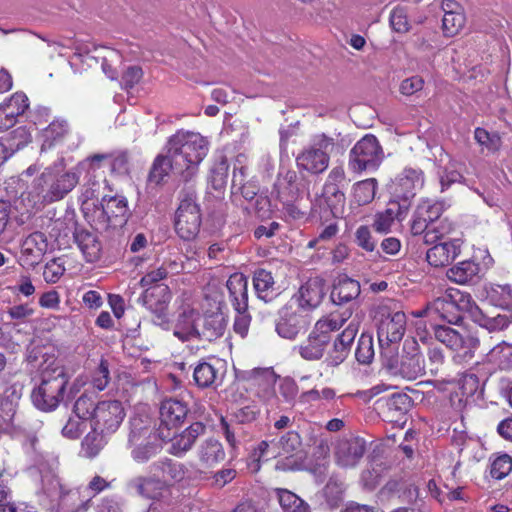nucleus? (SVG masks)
Instances as JSON below:
<instances>
[{"instance_id":"a19ab883","label":"nucleus","mask_w":512,"mask_h":512,"mask_svg":"<svg viewBox=\"0 0 512 512\" xmlns=\"http://www.w3.org/2000/svg\"><path fill=\"white\" fill-rule=\"evenodd\" d=\"M69 132V126L65 120H55L51 122L41 132V151L52 149L63 142Z\"/></svg>"},{"instance_id":"b1692460","label":"nucleus","mask_w":512,"mask_h":512,"mask_svg":"<svg viewBox=\"0 0 512 512\" xmlns=\"http://www.w3.org/2000/svg\"><path fill=\"white\" fill-rule=\"evenodd\" d=\"M126 488L129 493L148 499H155L161 495L164 482L155 476L138 475L127 481Z\"/></svg>"},{"instance_id":"a878e982","label":"nucleus","mask_w":512,"mask_h":512,"mask_svg":"<svg viewBox=\"0 0 512 512\" xmlns=\"http://www.w3.org/2000/svg\"><path fill=\"white\" fill-rule=\"evenodd\" d=\"M330 341V336L322 335L313 328L306 341L301 343L296 349L303 359L315 361L323 357Z\"/></svg>"},{"instance_id":"0eeeda50","label":"nucleus","mask_w":512,"mask_h":512,"mask_svg":"<svg viewBox=\"0 0 512 512\" xmlns=\"http://www.w3.org/2000/svg\"><path fill=\"white\" fill-rule=\"evenodd\" d=\"M405 331L406 315L404 312L391 313L385 308L381 309L377 329L381 357L387 350H398V343L402 340Z\"/></svg>"},{"instance_id":"6e6d98bb","label":"nucleus","mask_w":512,"mask_h":512,"mask_svg":"<svg viewBox=\"0 0 512 512\" xmlns=\"http://www.w3.org/2000/svg\"><path fill=\"white\" fill-rule=\"evenodd\" d=\"M373 337L369 333H362L355 351V357L361 364H370L374 358Z\"/></svg>"},{"instance_id":"09e8293b","label":"nucleus","mask_w":512,"mask_h":512,"mask_svg":"<svg viewBox=\"0 0 512 512\" xmlns=\"http://www.w3.org/2000/svg\"><path fill=\"white\" fill-rule=\"evenodd\" d=\"M104 214L111 218L123 217L127 210V201L123 196L104 195L100 202Z\"/></svg>"},{"instance_id":"393cba45","label":"nucleus","mask_w":512,"mask_h":512,"mask_svg":"<svg viewBox=\"0 0 512 512\" xmlns=\"http://www.w3.org/2000/svg\"><path fill=\"white\" fill-rule=\"evenodd\" d=\"M200 314L192 308H184L178 316L174 335L182 341L198 338Z\"/></svg>"},{"instance_id":"7ed1b4c3","label":"nucleus","mask_w":512,"mask_h":512,"mask_svg":"<svg viewBox=\"0 0 512 512\" xmlns=\"http://www.w3.org/2000/svg\"><path fill=\"white\" fill-rule=\"evenodd\" d=\"M397 351L384 352L383 365L393 374L407 380H415L425 374V359L415 339H406L400 358Z\"/></svg>"},{"instance_id":"dca6fc26","label":"nucleus","mask_w":512,"mask_h":512,"mask_svg":"<svg viewBox=\"0 0 512 512\" xmlns=\"http://www.w3.org/2000/svg\"><path fill=\"white\" fill-rule=\"evenodd\" d=\"M366 450V443L360 437H350L338 441L335 448L336 463L344 468L357 465Z\"/></svg>"},{"instance_id":"7c9ffc66","label":"nucleus","mask_w":512,"mask_h":512,"mask_svg":"<svg viewBox=\"0 0 512 512\" xmlns=\"http://www.w3.org/2000/svg\"><path fill=\"white\" fill-rule=\"evenodd\" d=\"M171 172L178 174L174 157L170 156L169 149L167 148L165 154H159L154 159L148 174V183L156 186L162 185Z\"/></svg>"},{"instance_id":"c756f323","label":"nucleus","mask_w":512,"mask_h":512,"mask_svg":"<svg viewBox=\"0 0 512 512\" xmlns=\"http://www.w3.org/2000/svg\"><path fill=\"white\" fill-rule=\"evenodd\" d=\"M484 292L491 305L512 313V284H488L484 287Z\"/></svg>"},{"instance_id":"6ab92c4d","label":"nucleus","mask_w":512,"mask_h":512,"mask_svg":"<svg viewBox=\"0 0 512 512\" xmlns=\"http://www.w3.org/2000/svg\"><path fill=\"white\" fill-rule=\"evenodd\" d=\"M48 243L42 232H34L28 235L21 246V261L23 265L35 267L38 265L47 251Z\"/></svg>"},{"instance_id":"680f3d73","label":"nucleus","mask_w":512,"mask_h":512,"mask_svg":"<svg viewBox=\"0 0 512 512\" xmlns=\"http://www.w3.org/2000/svg\"><path fill=\"white\" fill-rule=\"evenodd\" d=\"M10 146V150L15 153L26 146L31 141V134L25 126H20L13 130L8 136L3 137Z\"/></svg>"},{"instance_id":"c9c22d12","label":"nucleus","mask_w":512,"mask_h":512,"mask_svg":"<svg viewBox=\"0 0 512 512\" xmlns=\"http://www.w3.org/2000/svg\"><path fill=\"white\" fill-rule=\"evenodd\" d=\"M200 321L198 338L211 342L224 334L226 321L221 313H212L203 318L200 317Z\"/></svg>"},{"instance_id":"3c124183","label":"nucleus","mask_w":512,"mask_h":512,"mask_svg":"<svg viewBox=\"0 0 512 512\" xmlns=\"http://www.w3.org/2000/svg\"><path fill=\"white\" fill-rule=\"evenodd\" d=\"M450 292L456 302L458 312L460 314H462V312H467L471 320L475 322L482 309L477 305L471 295L459 290H451Z\"/></svg>"},{"instance_id":"4be33fe9","label":"nucleus","mask_w":512,"mask_h":512,"mask_svg":"<svg viewBox=\"0 0 512 512\" xmlns=\"http://www.w3.org/2000/svg\"><path fill=\"white\" fill-rule=\"evenodd\" d=\"M461 251L459 240H449L437 243L429 248L426 253L427 262L433 267H444L450 264Z\"/></svg>"},{"instance_id":"39448f33","label":"nucleus","mask_w":512,"mask_h":512,"mask_svg":"<svg viewBox=\"0 0 512 512\" xmlns=\"http://www.w3.org/2000/svg\"><path fill=\"white\" fill-rule=\"evenodd\" d=\"M334 147L333 138L325 134L314 136L311 144L297 155L298 168L313 175L322 174L329 166L330 154Z\"/></svg>"},{"instance_id":"79ce46f5","label":"nucleus","mask_w":512,"mask_h":512,"mask_svg":"<svg viewBox=\"0 0 512 512\" xmlns=\"http://www.w3.org/2000/svg\"><path fill=\"white\" fill-rule=\"evenodd\" d=\"M407 211L400 209V204L390 200L388 207L375 215L373 227L379 233H388L395 219H401Z\"/></svg>"},{"instance_id":"4468645a","label":"nucleus","mask_w":512,"mask_h":512,"mask_svg":"<svg viewBox=\"0 0 512 512\" xmlns=\"http://www.w3.org/2000/svg\"><path fill=\"white\" fill-rule=\"evenodd\" d=\"M170 300L171 293L167 286H157L144 292L143 305L154 315L153 322L155 324L160 326L167 324Z\"/></svg>"},{"instance_id":"13d9d810","label":"nucleus","mask_w":512,"mask_h":512,"mask_svg":"<svg viewBox=\"0 0 512 512\" xmlns=\"http://www.w3.org/2000/svg\"><path fill=\"white\" fill-rule=\"evenodd\" d=\"M465 16L462 11L444 14L442 28L446 36H455L465 25Z\"/></svg>"},{"instance_id":"aec40b11","label":"nucleus","mask_w":512,"mask_h":512,"mask_svg":"<svg viewBox=\"0 0 512 512\" xmlns=\"http://www.w3.org/2000/svg\"><path fill=\"white\" fill-rule=\"evenodd\" d=\"M325 295L324 285L320 280H309L303 284L298 293L289 301L303 311L311 310L320 305Z\"/></svg>"},{"instance_id":"4d7b16f0","label":"nucleus","mask_w":512,"mask_h":512,"mask_svg":"<svg viewBox=\"0 0 512 512\" xmlns=\"http://www.w3.org/2000/svg\"><path fill=\"white\" fill-rule=\"evenodd\" d=\"M301 446L300 435L296 431H289L276 439L277 454H292Z\"/></svg>"},{"instance_id":"bb28decb","label":"nucleus","mask_w":512,"mask_h":512,"mask_svg":"<svg viewBox=\"0 0 512 512\" xmlns=\"http://www.w3.org/2000/svg\"><path fill=\"white\" fill-rule=\"evenodd\" d=\"M435 337L438 341L455 351L464 347L476 348L480 344L478 338L472 336L464 338L457 330L441 325L435 327Z\"/></svg>"},{"instance_id":"f257e3e1","label":"nucleus","mask_w":512,"mask_h":512,"mask_svg":"<svg viewBox=\"0 0 512 512\" xmlns=\"http://www.w3.org/2000/svg\"><path fill=\"white\" fill-rule=\"evenodd\" d=\"M208 145L201 134L191 131L179 130L169 138L167 148L183 181L189 182L196 176L199 164L208 153Z\"/></svg>"},{"instance_id":"412c9836","label":"nucleus","mask_w":512,"mask_h":512,"mask_svg":"<svg viewBox=\"0 0 512 512\" xmlns=\"http://www.w3.org/2000/svg\"><path fill=\"white\" fill-rule=\"evenodd\" d=\"M223 377V365L218 360L214 363L199 362L193 371L194 382L200 388L217 387L221 385Z\"/></svg>"},{"instance_id":"69168bd1","label":"nucleus","mask_w":512,"mask_h":512,"mask_svg":"<svg viewBox=\"0 0 512 512\" xmlns=\"http://www.w3.org/2000/svg\"><path fill=\"white\" fill-rule=\"evenodd\" d=\"M474 138L481 146L490 151H497L501 146V138L497 133H489L483 128H476Z\"/></svg>"},{"instance_id":"e433bc0d","label":"nucleus","mask_w":512,"mask_h":512,"mask_svg":"<svg viewBox=\"0 0 512 512\" xmlns=\"http://www.w3.org/2000/svg\"><path fill=\"white\" fill-rule=\"evenodd\" d=\"M411 406V398L406 394L394 393L385 400L383 415L389 422H399Z\"/></svg>"},{"instance_id":"cd10ccee","label":"nucleus","mask_w":512,"mask_h":512,"mask_svg":"<svg viewBox=\"0 0 512 512\" xmlns=\"http://www.w3.org/2000/svg\"><path fill=\"white\" fill-rule=\"evenodd\" d=\"M229 298L235 311L248 309V280L241 273L229 277L226 283Z\"/></svg>"},{"instance_id":"4c0bfd02","label":"nucleus","mask_w":512,"mask_h":512,"mask_svg":"<svg viewBox=\"0 0 512 512\" xmlns=\"http://www.w3.org/2000/svg\"><path fill=\"white\" fill-rule=\"evenodd\" d=\"M276 187L279 195L286 196L287 200L297 199L302 191V183L297 172L284 168L278 173Z\"/></svg>"},{"instance_id":"338daca9","label":"nucleus","mask_w":512,"mask_h":512,"mask_svg":"<svg viewBox=\"0 0 512 512\" xmlns=\"http://www.w3.org/2000/svg\"><path fill=\"white\" fill-rule=\"evenodd\" d=\"M512 471V458L503 454L498 456L492 463L490 474L495 479H503Z\"/></svg>"},{"instance_id":"423d86ee","label":"nucleus","mask_w":512,"mask_h":512,"mask_svg":"<svg viewBox=\"0 0 512 512\" xmlns=\"http://www.w3.org/2000/svg\"><path fill=\"white\" fill-rule=\"evenodd\" d=\"M384 159V151L378 139L366 134L356 142L349 153V169L355 173L375 171Z\"/></svg>"},{"instance_id":"9d476101","label":"nucleus","mask_w":512,"mask_h":512,"mask_svg":"<svg viewBox=\"0 0 512 512\" xmlns=\"http://www.w3.org/2000/svg\"><path fill=\"white\" fill-rule=\"evenodd\" d=\"M188 414L187 405L177 399L164 400L159 411V425L156 435L161 441L171 439L174 431L184 422Z\"/></svg>"},{"instance_id":"c85d7f7f","label":"nucleus","mask_w":512,"mask_h":512,"mask_svg":"<svg viewBox=\"0 0 512 512\" xmlns=\"http://www.w3.org/2000/svg\"><path fill=\"white\" fill-rule=\"evenodd\" d=\"M74 241L87 262H96L101 255L102 245L98 236L85 229L74 232Z\"/></svg>"},{"instance_id":"ddd939ff","label":"nucleus","mask_w":512,"mask_h":512,"mask_svg":"<svg viewBox=\"0 0 512 512\" xmlns=\"http://www.w3.org/2000/svg\"><path fill=\"white\" fill-rule=\"evenodd\" d=\"M479 389V379L475 374H465L458 381L450 383L449 403L456 411L462 413L474 403V395Z\"/></svg>"},{"instance_id":"ea45409f","label":"nucleus","mask_w":512,"mask_h":512,"mask_svg":"<svg viewBox=\"0 0 512 512\" xmlns=\"http://www.w3.org/2000/svg\"><path fill=\"white\" fill-rule=\"evenodd\" d=\"M253 286L257 297L264 302L272 301L277 295L272 273L265 269H257L253 275Z\"/></svg>"},{"instance_id":"49530a36","label":"nucleus","mask_w":512,"mask_h":512,"mask_svg":"<svg viewBox=\"0 0 512 512\" xmlns=\"http://www.w3.org/2000/svg\"><path fill=\"white\" fill-rule=\"evenodd\" d=\"M275 493L284 512H310L309 505L295 493L282 488L275 489Z\"/></svg>"},{"instance_id":"c03bdc74","label":"nucleus","mask_w":512,"mask_h":512,"mask_svg":"<svg viewBox=\"0 0 512 512\" xmlns=\"http://www.w3.org/2000/svg\"><path fill=\"white\" fill-rule=\"evenodd\" d=\"M104 433L96 427H92V431L89 432L82 441V452L87 458H94L107 444L106 436Z\"/></svg>"},{"instance_id":"9b49d317","label":"nucleus","mask_w":512,"mask_h":512,"mask_svg":"<svg viewBox=\"0 0 512 512\" xmlns=\"http://www.w3.org/2000/svg\"><path fill=\"white\" fill-rule=\"evenodd\" d=\"M309 314L294 303L288 302L280 311L276 331L282 338L293 340L310 326Z\"/></svg>"},{"instance_id":"f3484780","label":"nucleus","mask_w":512,"mask_h":512,"mask_svg":"<svg viewBox=\"0 0 512 512\" xmlns=\"http://www.w3.org/2000/svg\"><path fill=\"white\" fill-rule=\"evenodd\" d=\"M360 320L352 319L341 334L337 336L333 343V349L329 352L327 361L330 365L337 366L341 364L348 356L351 345L359 331Z\"/></svg>"},{"instance_id":"a18cd8bd","label":"nucleus","mask_w":512,"mask_h":512,"mask_svg":"<svg viewBox=\"0 0 512 512\" xmlns=\"http://www.w3.org/2000/svg\"><path fill=\"white\" fill-rule=\"evenodd\" d=\"M152 467L156 470H160L163 474L164 484L168 481L180 482L185 478L187 468L184 464L173 462L170 459L161 460L155 462Z\"/></svg>"},{"instance_id":"f8f14e48","label":"nucleus","mask_w":512,"mask_h":512,"mask_svg":"<svg viewBox=\"0 0 512 512\" xmlns=\"http://www.w3.org/2000/svg\"><path fill=\"white\" fill-rule=\"evenodd\" d=\"M125 409L118 400H105L97 403L91 427L112 434L118 430L125 418Z\"/></svg>"},{"instance_id":"e2e57ef3","label":"nucleus","mask_w":512,"mask_h":512,"mask_svg":"<svg viewBox=\"0 0 512 512\" xmlns=\"http://www.w3.org/2000/svg\"><path fill=\"white\" fill-rule=\"evenodd\" d=\"M348 317L331 315L316 322L314 329L322 335L331 337V332L339 330L347 321Z\"/></svg>"},{"instance_id":"6e6552de","label":"nucleus","mask_w":512,"mask_h":512,"mask_svg":"<svg viewBox=\"0 0 512 512\" xmlns=\"http://www.w3.org/2000/svg\"><path fill=\"white\" fill-rule=\"evenodd\" d=\"M424 185V173L419 168L406 167L392 181V200L400 204L402 211H408L416 192Z\"/></svg>"},{"instance_id":"1a4fd4ad","label":"nucleus","mask_w":512,"mask_h":512,"mask_svg":"<svg viewBox=\"0 0 512 512\" xmlns=\"http://www.w3.org/2000/svg\"><path fill=\"white\" fill-rule=\"evenodd\" d=\"M200 225L199 207L195 202L194 192L189 191L180 199L175 217V230L182 239L191 240L198 234Z\"/></svg>"},{"instance_id":"5701e85b","label":"nucleus","mask_w":512,"mask_h":512,"mask_svg":"<svg viewBox=\"0 0 512 512\" xmlns=\"http://www.w3.org/2000/svg\"><path fill=\"white\" fill-rule=\"evenodd\" d=\"M475 324L490 333L502 332L512 325V313L501 309L481 310Z\"/></svg>"},{"instance_id":"603ef678","label":"nucleus","mask_w":512,"mask_h":512,"mask_svg":"<svg viewBox=\"0 0 512 512\" xmlns=\"http://www.w3.org/2000/svg\"><path fill=\"white\" fill-rule=\"evenodd\" d=\"M377 181L374 178H369L356 183L353 187L354 200L359 205L370 203L376 193Z\"/></svg>"},{"instance_id":"052dcab7","label":"nucleus","mask_w":512,"mask_h":512,"mask_svg":"<svg viewBox=\"0 0 512 512\" xmlns=\"http://www.w3.org/2000/svg\"><path fill=\"white\" fill-rule=\"evenodd\" d=\"M96 405L91 397L83 394L75 401L73 411L77 418L84 421L90 420L92 423Z\"/></svg>"},{"instance_id":"774afa93","label":"nucleus","mask_w":512,"mask_h":512,"mask_svg":"<svg viewBox=\"0 0 512 512\" xmlns=\"http://www.w3.org/2000/svg\"><path fill=\"white\" fill-rule=\"evenodd\" d=\"M109 382L110 372L108 362L104 359H101L98 367L93 372L91 384L97 390L102 391L108 386Z\"/></svg>"},{"instance_id":"473e14b6","label":"nucleus","mask_w":512,"mask_h":512,"mask_svg":"<svg viewBox=\"0 0 512 512\" xmlns=\"http://www.w3.org/2000/svg\"><path fill=\"white\" fill-rule=\"evenodd\" d=\"M156 429L152 427L151 419L146 415L134 416L130 419L128 445L157 439Z\"/></svg>"},{"instance_id":"58836bf2","label":"nucleus","mask_w":512,"mask_h":512,"mask_svg":"<svg viewBox=\"0 0 512 512\" xmlns=\"http://www.w3.org/2000/svg\"><path fill=\"white\" fill-rule=\"evenodd\" d=\"M76 226L77 221L74 212L66 211L63 216L51 219L47 229L50 237L60 242L61 239L68 238L70 234L74 235V232L79 230Z\"/></svg>"},{"instance_id":"864d4df0","label":"nucleus","mask_w":512,"mask_h":512,"mask_svg":"<svg viewBox=\"0 0 512 512\" xmlns=\"http://www.w3.org/2000/svg\"><path fill=\"white\" fill-rule=\"evenodd\" d=\"M322 199L334 217L343 215L346 202L343 190H323Z\"/></svg>"},{"instance_id":"20e7f679","label":"nucleus","mask_w":512,"mask_h":512,"mask_svg":"<svg viewBox=\"0 0 512 512\" xmlns=\"http://www.w3.org/2000/svg\"><path fill=\"white\" fill-rule=\"evenodd\" d=\"M69 377L63 367L46 369L40 385L32 391L33 404L42 411L54 410L64 398Z\"/></svg>"},{"instance_id":"a211bd4d","label":"nucleus","mask_w":512,"mask_h":512,"mask_svg":"<svg viewBox=\"0 0 512 512\" xmlns=\"http://www.w3.org/2000/svg\"><path fill=\"white\" fill-rule=\"evenodd\" d=\"M206 432V426L201 422H194L180 434L174 435L171 439H166L165 442H171L169 453L181 457L188 452L198 439V437L204 435Z\"/></svg>"},{"instance_id":"f03ea898","label":"nucleus","mask_w":512,"mask_h":512,"mask_svg":"<svg viewBox=\"0 0 512 512\" xmlns=\"http://www.w3.org/2000/svg\"><path fill=\"white\" fill-rule=\"evenodd\" d=\"M79 175L73 170L65 171L63 161L45 168L33 181L29 195L35 205H46L62 200L78 184Z\"/></svg>"},{"instance_id":"f704fd0d","label":"nucleus","mask_w":512,"mask_h":512,"mask_svg":"<svg viewBox=\"0 0 512 512\" xmlns=\"http://www.w3.org/2000/svg\"><path fill=\"white\" fill-rule=\"evenodd\" d=\"M360 292L358 281L347 276L339 277L331 291V300L333 303L341 305L356 299Z\"/></svg>"},{"instance_id":"2f4dec72","label":"nucleus","mask_w":512,"mask_h":512,"mask_svg":"<svg viewBox=\"0 0 512 512\" xmlns=\"http://www.w3.org/2000/svg\"><path fill=\"white\" fill-rule=\"evenodd\" d=\"M429 309L433 310L435 315L449 324H458L463 319L462 314L458 312L451 292L436 298L429 304Z\"/></svg>"},{"instance_id":"37998d69","label":"nucleus","mask_w":512,"mask_h":512,"mask_svg":"<svg viewBox=\"0 0 512 512\" xmlns=\"http://www.w3.org/2000/svg\"><path fill=\"white\" fill-rule=\"evenodd\" d=\"M480 271L479 265L470 260L457 263L446 272L447 278L457 284H467L477 277Z\"/></svg>"},{"instance_id":"0e129e2a","label":"nucleus","mask_w":512,"mask_h":512,"mask_svg":"<svg viewBox=\"0 0 512 512\" xmlns=\"http://www.w3.org/2000/svg\"><path fill=\"white\" fill-rule=\"evenodd\" d=\"M438 176L442 192L448 189L452 184L459 183L463 179V176L456 169L454 164L440 167L438 170Z\"/></svg>"},{"instance_id":"2eb2a0df","label":"nucleus","mask_w":512,"mask_h":512,"mask_svg":"<svg viewBox=\"0 0 512 512\" xmlns=\"http://www.w3.org/2000/svg\"><path fill=\"white\" fill-rule=\"evenodd\" d=\"M444 206L441 202L432 200H422L411 221V233L414 236L422 235L432 222L439 220L443 214Z\"/></svg>"},{"instance_id":"5fc2aeb1","label":"nucleus","mask_w":512,"mask_h":512,"mask_svg":"<svg viewBox=\"0 0 512 512\" xmlns=\"http://www.w3.org/2000/svg\"><path fill=\"white\" fill-rule=\"evenodd\" d=\"M344 483L336 478H330L323 489V496L330 508H336L343 500Z\"/></svg>"},{"instance_id":"8fccbe9b","label":"nucleus","mask_w":512,"mask_h":512,"mask_svg":"<svg viewBox=\"0 0 512 512\" xmlns=\"http://www.w3.org/2000/svg\"><path fill=\"white\" fill-rule=\"evenodd\" d=\"M453 230L452 223L447 218L432 222L422 234L426 244H434Z\"/></svg>"},{"instance_id":"72a5a7b5","label":"nucleus","mask_w":512,"mask_h":512,"mask_svg":"<svg viewBox=\"0 0 512 512\" xmlns=\"http://www.w3.org/2000/svg\"><path fill=\"white\" fill-rule=\"evenodd\" d=\"M197 455L201 464L207 468L216 466L226 457L222 444L214 438L203 441L198 447Z\"/></svg>"},{"instance_id":"bf43d9fd","label":"nucleus","mask_w":512,"mask_h":512,"mask_svg":"<svg viewBox=\"0 0 512 512\" xmlns=\"http://www.w3.org/2000/svg\"><path fill=\"white\" fill-rule=\"evenodd\" d=\"M1 106L17 119L28 108V97L22 92H16Z\"/></svg>"},{"instance_id":"de8ad7c7","label":"nucleus","mask_w":512,"mask_h":512,"mask_svg":"<svg viewBox=\"0 0 512 512\" xmlns=\"http://www.w3.org/2000/svg\"><path fill=\"white\" fill-rule=\"evenodd\" d=\"M156 439L148 440L139 443L129 444L131 450V457L137 463H146L158 453H160L162 447L160 444L155 442Z\"/></svg>"}]
</instances>
